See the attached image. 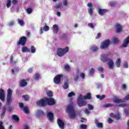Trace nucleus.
Returning <instances> with one entry per match:
<instances>
[{
  "mask_svg": "<svg viewBox=\"0 0 129 129\" xmlns=\"http://www.w3.org/2000/svg\"><path fill=\"white\" fill-rule=\"evenodd\" d=\"M66 110L68 111L69 113V118H71V119H73L76 117V112H75V110L74 109V106H73V105H69L67 107Z\"/></svg>",
  "mask_w": 129,
  "mask_h": 129,
  "instance_id": "obj_1",
  "label": "nucleus"
},
{
  "mask_svg": "<svg viewBox=\"0 0 129 129\" xmlns=\"http://www.w3.org/2000/svg\"><path fill=\"white\" fill-rule=\"evenodd\" d=\"M69 51V47L67 46L64 48H58L56 51V55L59 57H62L66 53H68Z\"/></svg>",
  "mask_w": 129,
  "mask_h": 129,
  "instance_id": "obj_2",
  "label": "nucleus"
},
{
  "mask_svg": "<svg viewBox=\"0 0 129 129\" xmlns=\"http://www.w3.org/2000/svg\"><path fill=\"white\" fill-rule=\"evenodd\" d=\"M37 105H38V106H41L42 107H45L47 105V101H46V98L45 99H41L39 101H37L36 102Z\"/></svg>",
  "mask_w": 129,
  "mask_h": 129,
  "instance_id": "obj_3",
  "label": "nucleus"
},
{
  "mask_svg": "<svg viewBox=\"0 0 129 129\" xmlns=\"http://www.w3.org/2000/svg\"><path fill=\"white\" fill-rule=\"evenodd\" d=\"M109 45H110V41L106 39L101 43L100 48L101 49H106V48H108Z\"/></svg>",
  "mask_w": 129,
  "mask_h": 129,
  "instance_id": "obj_4",
  "label": "nucleus"
},
{
  "mask_svg": "<svg viewBox=\"0 0 129 129\" xmlns=\"http://www.w3.org/2000/svg\"><path fill=\"white\" fill-rule=\"evenodd\" d=\"M26 43H27V37L23 36L20 37L19 41L17 43V46H20V45L25 46L26 45Z\"/></svg>",
  "mask_w": 129,
  "mask_h": 129,
  "instance_id": "obj_5",
  "label": "nucleus"
},
{
  "mask_svg": "<svg viewBox=\"0 0 129 129\" xmlns=\"http://www.w3.org/2000/svg\"><path fill=\"white\" fill-rule=\"evenodd\" d=\"M62 77H63V75H57L53 79L54 83H55V84H60Z\"/></svg>",
  "mask_w": 129,
  "mask_h": 129,
  "instance_id": "obj_6",
  "label": "nucleus"
},
{
  "mask_svg": "<svg viewBox=\"0 0 129 129\" xmlns=\"http://www.w3.org/2000/svg\"><path fill=\"white\" fill-rule=\"evenodd\" d=\"M129 99V95H127V96H125L124 98V99H116L113 100V102L114 103H122V102H124L125 100H128Z\"/></svg>",
  "mask_w": 129,
  "mask_h": 129,
  "instance_id": "obj_7",
  "label": "nucleus"
},
{
  "mask_svg": "<svg viewBox=\"0 0 129 129\" xmlns=\"http://www.w3.org/2000/svg\"><path fill=\"white\" fill-rule=\"evenodd\" d=\"M46 103L47 105H54L56 104V102L53 98H46Z\"/></svg>",
  "mask_w": 129,
  "mask_h": 129,
  "instance_id": "obj_8",
  "label": "nucleus"
},
{
  "mask_svg": "<svg viewBox=\"0 0 129 129\" xmlns=\"http://www.w3.org/2000/svg\"><path fill=\"white\" fill-rule=\"evenodd\" d=\"M57 124L59 128L64 129L65 127V123L63 120H61L60 119H57Z\"/></svg>",
  "mask_w": 129,
  "mask_h": 129,
  "instance_id": "obj_9",
  "label": "nucleus"
},
{
  "mask_svg": "<svg viewBox=\"0 0 129 129\" xmlns=\"http://www.w3.org/2000/svg\"><path fill=\"white\" fill-rule=\"evenodd\" d=\"M129 43V35L127 37V38L124 40L122 45L120 46V49H121V48H125L127 47V44Z\"/></svg>",
  "mask_w": 129,
  "mask_h": 129,
  "instance_id": "obj_10",
  "label": "nucleus"
},
{
  "mask_svg": "<svg viewBox=\"0 0 129 129\" xmlns=\"http://www.w3.org/2000/svg\"><path fill=\"white\" fill-rule=\"evenodd\" d=\"M45 115V113L42 110L38 109L36 111V117H42Z\"/></svg>",
  "mask_w": 129,
  "mask_h": 129,
  "instance_id": "obj_11",
  "label": "nucleus"
},
{
  "mask_svg": "<svg viewBox=\"0 0 129 129\" xmlns=\"http://www.w3.org/2000/svg\"><path fill=\"white\" fill-rule=\"evenodd\" d=\"M27 85H28V83L26 80L22 79L19 81V86H20V87H25V86H27Z\"/></svg>",
  "mask_w": 129,
  "mask_h": 129,
  "instance_id": "obj_12",
  "label": "nucleus"
},
{
  "mask_svg": "<svg viewBox=\"0 0 129 129\" xmlns=\"http://www.w3.org/2000/svg\"><path fill=\"white\" fill-rule=\"evenodd\" d=\"M110 117H113L114 118H115L117 120H118V119H120V114L119 113H117L115 114H114L113 113H111L110 114Z\"/></svg>",
  "mask_w": 129,
  "mask_h": 129,
  "instance_id": "obj_13",
  "label": "nucleus"
},
{
  "mask_svg": "<svg viewBox=\"0 0 129 129\" xmlns=\"http://www.w3.org/2000/svg\"><path fill=\"white\" fill-rule=\"evenodd\" d=\"M5 97H6V95H5V91H4L3 89H0V99L2 101H4Z\"/></svg>",
  "mask_w": 129,
  "mask_h": 129,
  "instance_id": "obj_14",
  "label": "nucleus"
},
{
  "mask_svg": "<svg viewBox=\"0 0 129 129\" xmlns=\"http://www.w3.org/2000/svg\"><path fill=\"white\" fill-rule=\"evenodd\" d=\"M47 118H48V120L50 121H53L54 120V114L51 112H49L47 113Z\"/></svg>",
  "mask_w": 129,
  "mask_h": 129,
  "instance_id": "obj_15",
  "label": "nucleus"
},
{
  "mask_svg": "<svg viewBox=\"0 0 129 129\" xmlns=\"http://www.w3.org/2000/svg\"><path fill=\"white\" fill-rule=\"evenodd\" d=\"M109 60H110V59H108V56L107 55H103L101 57V61L103 63L107 62Z\"/></svg>",
  "mask_w": 129,
  "mask_h": 129,
  "instance_id": "obj_16",
  "label": "nucleus"
},
{
  "mask_svg": "<svg viewBox=\"0 0 129 129\" xmlns=\"http://www.w3.org/2000/svg\"><path fill=\"white\" fill-rule=\"evenodd\" d=\"M107 12H108V10L106 9H99L98 11V14L100 16H103V15H104V14H106Z\"/></svg>",
  "mask_w": 129,
  "mask_h": 129,
  "instance_id": "obj_17",
  "label": "nucleus"
},
{
  "mask_svg": "<svg viewBox=\"0 0 129 129\" xmlns=\"http://www.w3.org/2000/svg\"><path fill=\"white\" fill-rule=\"evenodd\" d=\"M108 64L109 69H113V67H114V62H113L112 59H109Z\"/></svg>",
  "mask_w": 129,
  "mask_h": 129,
  "instance_id": "obj_18",
  "label": "nucleus"
},
{
  "mask_svg": "<svg viewBox=\"0 0 129 129\" xmlns=\"http://www.w3.org/2000/svg\"><path fill=\"white\" fill-rule=\"evenodd\" d=\"M78 104L79 106L81 107V106H85V105H86L87 103L85 101L82 100H78Z\"/></svg>",
  "mask_w": 129,
  "mask_h": 129,
  "instance_id": "obj_19",
  "label": "nucleus"
},
{
  "mask_svg": "<svg viewBox=\"0 0 129 129\" xmlns=\"http://www.w3.org/2000/svg\"><path fill=\"white\" fill-rule=\"evenodd\" d=\"M52 29L53 34H57L58 33V31H59V27L56 24H54L53 26Z\"/></svg>",
  "mask_w": 129,
  "mask_h": 129,
  "instance_id": "obj_20",
  "label": "nucleus"
},
{
  "mask_svg": "<svg viewBox=\"0 0 129 129\" xmlns=\"http://www.w3.org/2000/svg\"><path fill=\"white\" fill-rule=\"evenodd\" d=\"M115 28L116 29V32L117 33H120L122 31V27L121 25L119 24H117L115 25Z\"/></svg>",
  "mask_w": 129,
  "mask_h": 129,
  "instance_id": "obj_21",
  "label": "nucleus"
},
{
  "mask_svg": "<svg viewBox=\"0 0 129 129\" xmlns=\"http://www.w3.org/2000/svg\"><path fill=\"white\" fill-rule=\"evenodd\" d=\"M95 124L96 125V126L98 127L99 128H102L103 127V124L102 123L98 122V120L97 119L95 120Z\"/></svg>",
  "mask_w": 129,
  "mask_h": 129,
  "instance_id": "obj_22",
  "label": "nucleus"
},
{
  "mask_svg": "<svg viewBox=\"0 0 129 129\" xmlns=\"http://www.w3.org/2000/svg\"><path fill=\"white\" fill-rule=\"evenodd\" d=\"M21 51L23 53H30V52H31L30 49H28V47L25 46H23L22 48Z\"/></svg>",
  "mask_w": 129,
  "mask_h": 129,
  "instance_id": "obj_23",
  "label": "nucleus"
},
{
  "mask_svg": "<svg viewBox=\"0 0 129 129\" xmlns=\"http://www.w3.org/2000/svg\"><path fill=\"white\" fill-rule=\"evenodd\" d=\"M69 80H67L64 81V84L63 86L64 89H67L69 87Z\"/></svg>",
  "mask_w": 129,
  "mask_h": 129,
  "instance_id": "obj_24",
  "label": "nucleus"
},
{
  "mask_svg": "<svg viewBox=\"0 0 129 129\" xmlns=\"http://www.w3.org/2000/svg\"><path fill=\"white\" fill-rule=\"evenodd\" d=\"M120 63H121V59L120 58H118L115 63L116 67H120Z\"/></svg>",
  "mask_w": 129,
  "mask_h": 129,
  "instance_id": "obj_25",
  "label": "nucleus"
},
{
  "mask_svg": "<svg viewBox=\"0 0 129 129\" xmlns=\"http://www.w3.org/2000/svg\"><path fill=\"white\" fill-rule=\"evenodd\" d=\"M12 119H13V120H15L16 122H19V121H20V118L17 115H13Z\"/></svg>",
  "mask_w": 129,
  "mask_h": 129,
  "instance_id": "obj_26",
  "label": "nucleus"
},
{
  "mask_svg": "<svg viewBox=\"0 0 129 129\" xmlns=\"http://www.w3.org/2000/svg\"><path fill=\"white\" fill-rule=\"evenodd\" d=\"M90 49L92 51V52H96L99 48L95 45H93L90 48Z\"/></svg>",
  "mask_w": 129,
  "mask_h": 129,
  "instance_id": "obj_27",
  "label": "nucleus"
},
{
  "mask_svg": "<svg viewBox=\"0 0 129 129\" xmlns=\"http://www.w3.org/2000/svg\"><path fill=\"white\" fill-rule=\"evenodd\" d=\"M91 99V94L88 93L86 96H84V100Z\"/></svg>",
  "mask_w": 129,
  "mask_h": 129,
  "instance_id": "obj_28",
  "label": "nucleus"
},
{
  "mask_svg": "<svg viewBox=\"0 0 129 129\" xmlns=\"http://www.w3.org/2000/svg\"><path fill=\"white\" fill-rule=\"evenodd\" d=\"M6 109L7 108H6V107H3L2 113L1 114V118H4V116H5V114H6Z\"/></svg>",
  "mask_w": 129,
  "mask_h": 129,
  "instance_id": "obj_29",
  "label": "nucleus"
},
{
  "mask_svg": "<svg viewBox=\"0 0 129 129\" xmlns=\"http://www.w3.org/2000/svg\"><path fill=\"white\" fill-rule=\"evenodd\" d=\"M64 68L66 71H67V72H70L71 68L70 66L68 65V64H65Z\"/></svg>",
  "mask_w": 129,
  "mask_h": 129,
  "instance_id": "obj_30",
  "label": "nucleus"
},
{
  "mask_svg": "<svg viewBox=\"0 0 129 129\" xmlns=\"http://www.w3.org/2000/svg\"><path fill=\"white\" fill-rule=\"evenodd\" d=\"M30 50L31 53H32V54H34V53H36V47H35V46H34L33 45H31Z\"/></svg>",
  "mask_w": 129,
  "mask_h": 129,
  "instance_id": "obj_31",
  "label": "nucleus"
},
{
  "mask_svg": "<svg viewBox=\"0 0 129 129\" xmlns=\"http://www.w3.org/2000/svg\"><path fill=\"white\" fill-rule=\"evenodd\" d=\"M96 97L100 99V100H102V99H104V98H105V95H102V96H100L98 95L96 96Z\"/></svg>",
  "mask_w": 129,
  "mask_h": 129,
  "instance_id": "obj_32",
  "label": "nucleus"
},
{
  "mask_svg": "<svg viewBox=\"0 0 129 129\" xmlns=\"http://www.w3.org/2000/svg\"><path fill=\"white\" fill-rule=\"evenodd\" d=\"M23 98H24L25 101H28L30 97L28 95H24L22 96Z\"/></svg>",
  "mask_w": 129,
  "mask_h": 129,
  "instance_id": "obj_33",
  "label": "nucleus"
},
{
  "mask_svg": "<svg viewBox=\"0 0 129 129\" xmlns=\"http://www.w3.org/2000/svg\"><path fill=\"white\" fill-rule=\"evenodd\" d=\"M63 7L62 3H58L54 6L55 9H60V8H62Z\"/></svg>",
  "mask_w": 129,
  "mask_h": 129,
  "instance_id": "obj_34",
  "label": "nucleus"
},
{
  "mask_svg": "<svg viewBox=\"0 0 129 129\" xmlns=\"http://www.w3.org/2000/svg\"><path fill=\"white\" fill-rule=\"evenodd\" d=\"M18 24L20 25L21 26H24L25 24V22H24V21L23 20L21 19H18Z\"/></svg>",
  "mask_w": 129,
  "mask_h": 129,
  "instance_id": "obj_35",
  "label": "nucleus"
},
{
  "mask_svg": "<svg viewBox=\"0 0 129 129\" xmlns=\"http://www.w3.org/2000/svg\"><path fill=\"white\" fill-rule=\"evenodd\" d=\"M7 103H8V104H10V103L12 102V97L7 96Z\"/></svg>",
  "mask_w": 129,
  "mask_h": 129,
  "instance_id": "obj_36",
  "label": "nucleus"
},
{
  "mask_svg": "<svg viewBox=\"0 0 129 129\" xmlns=\"http://www.w3.org/2000/svg\"><path fill=\"white\" fill-rule=\"evenodd\" d=\"M12 94H13V91L11 89H9L7 93V96L12 97Z\"/></svg>",
  "mask_w": 129,
  "mask_h": 129,
  "instance_id": "obj_37",
  "label": "nucleus"
},
{
  "mask_svg": "<svg viewBox=\"0 0 129 129\" xmlns=\"http://www.w3.org/2000/svg\"><path fill=\"white\" fill-rule=\"evenodd\" d=\"M26 12L30 15L33 12V9L31 8H28L26 9Z\"/></svg>",
  "mask_w": 129,
  "mask_h": 129,
  "instance_id": "obj_38",
  "label": "nucleus"
},
{
  "mask_svg": "<svg viewBox=\"0 0 129 129\" xmlns=\"http://www.w3.org/2000/svg\"><path fill=\"white\" fill-rule=\"evenodd\" d=\"M47 95L49 97H52L53 96V92L52 91H48L47 92Z\"/></svg>",
  "mask_w": 129,
  "mask_h": 129,
  "instance_id": "obj_39",
  "label": "nucleus"
},
{
  "mask_svg": "<svg viewBox=\"0 0 129 129\" xmlns=\"http://www.w3.org/2000/svg\"><path fill=\"white\" fill-rule=\"evenodd\" d=\"M23 111L26 114L29 113L30 112L29 111V108H28V107H24L23 108Z\"/></svg>",
  "mask_w": 129,
  "mask_h": 129,
  "instance_id": "obj_40",
  "label": "nucleus"
},
{
  "mask_svg": "<svg viewBox=\"0 0 129 129\" xmlns=\"http://www.w3.org/2000/svg\"><path fill=\"white\" fill-rule=\"evenodd\" d=\"M11 5H12V2L11 1V0H9L6 4L7 8L9 9L10 7H11Z\"/></svg>",
  "mask_w": 129,
  "mask_h": 129,
  "instance_id": "obj_41",
  "label": "nucleus"
},
{
  "mask_svg": "<svg viewBox=\"0 0 129 129\" xmlns=\"http://www.w3.org/2000/svg\"><path fill=\"white\" fill-rule=\"evenodd\" d=\"M94 69L93 68H91L90 71H89V73H90V75H91V76H92V75H93V74H94Z\"/></svg>",
  "mask_w": 129,
  "mask_h": 129,
  "instance_id": "obj_42",
  "label": "nucleus"
},
{
  "mask_svg": "<svg viewBox=\"0 0 129 129\" xmlns=\"http://www.w3.org/2000/svg\"><path fill=\"white\" fill-rule=\"evenodd\" d=\"M68 97H72V96H75V93L74 92H71L68 95Z\"/></svg>",
  "mask_w": 129,
  "mask_h": 129,
  "instance_id": "obj_43",
  "label": "nucleus"
},
{
  "mask_svg": "<svg viewBox=\"0 0 129 129\" xmlns=\"http://www.w3.org/2000/svg\"><path fill=\"white\" fill-rule=\"evenodd\" d=\"M43 29L45 32H48V31L50 30V27H49L48 26H45Z\"/></svg>",
  "mask_w": 129,
  "mask_h": 129,
  "instance_id": "obj_44",
  "label": "nucleus"
},
{
  "mask_svg": "<svg viewBox=\"0 0 129 129\" xmlns=\"http://www.w3.org/2000/svg\"><path fill=\"white\" fill-rule=\"evenodd\" d=\"M116 5V2H109V6L110 7H114Z\"/></svg>",
  "mask_w": 129,
  "mask_h": 129,
  "instance_id": "obj_45",
  "label": "nucleus"
},
{
  "mask_svg": "<svg viewBox=\"0 0 129 129\" xmlns=\"http://www.w3.org/2000/svg\"><path fill=\"white\" fill-rule=\"evenodd\" d=\"M88 12L89 15H92L93 13V8H90L89 9H88Z\"/></svg>",
  "mask_w": 129,
  "mask_h": 129,
  "instance_id": "obj_46",
  "label": "nucleus"
},
{
  "mask_svg": "<svg viewBox=\"0 0 129 129\" xmlns=\"http://www.w3.org/2000/svg\"><path fill=\"white\" fill-rule=\"evenodd\" d=\"M80 128L81 129H87V126L84 124H82L80 125Z\"/></svg>",
  "mask_w": 129,
  "mask_h": 129,
  "instance_id": "obj_47",
  "label": "nucleus"
},
{
  "mask_svg": "<svg viewBox=\"0 0 129 129\" xmlns=\"http://www.w3.org/2000/svg\"><path fill=\"white\" fill-rule=\"evenodd\" d=\"M105 107H112V106H113V104H111V103H108V104H106L105 105Z\"/></svg>",
  "mask_w": 129,
  "mask_h": 129,
  "instance_id": "obj_48",
  "label": "nucleus"
},
{
  "mask_svg": "<svg viewBox=\"0 0 129 129\" xmlns=\"http://www.w3.org/2000/svg\"><path fill=\"white\" fill-rule=\"evenodd\" d=\"M119 40H118V38H114L113 39V42L114 44H117L118 42H119Z\"/></svg>",
  "mask_w": 129,
  "mask_h": 129,
  "instance_id": "obj_49",
  "label": "nucleus"
},
{
  "mask_svg": "<svg viewBox=\"0 0 129 129\" xmlns=\"http://www.w3.org/2000/svg\"><path fill=\"white\" fill-rule=\"evenodd\" d=\"M0 129H6L4 126V122L3 121H0Z\"/></svg>",
  "mask_w": 129,
  "mask_h": 129,
  "instance_id": "obj_50",
  "label": "nucleus"
},
{
  "mask_svg": "<svg viewBox=\"0 0 129 129\" xmlns=\"http://www.w3.org/2000/svg\"><path fill=\"white\" fill-rule=\"evenodd\" d=\"M78 79H79V75L77 74L76 76L74 77L75 82H77V81H78Z\"/></svg>",
  "mask_w": 129,
  "mask_h": 129,
  "instance_id": "obj_51",
  "label": "nucleus"
},
{
  "mask_svg": "<svg viewBox=\"0 0 129 129\" xmlns=\"http://www.w3.org/2000/svg\"><path fill=\"white\" fill-rule=\"evenodd\" d=\"M88 107L89 110H92V109H93L94 108L93 106L92 105H91L90 104H88Z\"/></svg>",
  "mask_w": 129,
  "mask_h": 129,
  "instance_id": "obj_52",
  "label": "nucleus"
},
{
  "mask_svg": "<svg viewBox=\"0 0 129 129\" xmlns=\"http://www.w3.org/2000/svg\"><path fill=\"white\" fill-rule=\"evenodd\" d=\"M39 78H40V75H39V74H36L35 75V79H36V80H39Z\"/></svg>",
  "mask_w": 129,
  "mask_h": 129,
  "instance_id": "obj_53",
  "label": "nucleus"
},
{
  "mask_svg": "<svg viewBox=\"0 0 129 129\" xmlns=\"http://www.w3.org/2000/svg\"><path fill=\"white\" fill-rule=\"evenodd\" d=\"M88 26L90 27V28H91V29H94V25H93V23H89Z\"/></svg>",
  "mask_w": 129,
  "mask_h": 129,
  "instance_id": "obj_54",
  "label": "nucleus"
},
{
  "mask_svg": "<svg viewBox=\"0 0 129 129\" xmlns=\"http://www.w3.org/2000/svg\"><path fill=\"white\" fill-rule=\"evenodd\" d=\"M84 97H82V95H80L78 97V100H83Z\"/></svg>",
  "mask_w": 129,
  "mask_h": 129,
  "instance_id": "obj_55",
  "label": "nucleus"
},
{
  "mask_svg": "<svg viewBox=\"0 0 129 129\" xmlns=\"http://www.w3.org/2000/svg\"><path fill=\"white\" fill-rule=\"evenodd\" d=\"M108 122L109 123H112L113 122V120L111 119V118L109 117L108 119Z\"/></svg>",
  "mask_w": 129,
  "mask_h": 129,
  "instance_id": "obj_56",
  "label": "nucleus"
},
{
  "mask_svg": "<svg viewBox=\"0 0 129 129\" xmlns=\"http://www.w3.org/2000/svg\"><path fill=\"white\" fill-rule=\"evenodd\" d=\"M80 77L83 79H84L85 78V74H84L83 73H81L80 74Z\"/></svg>",
  "mask_w": 129,
  "mask_h": 129,
  "instance_id": "obj_57",
  "label": "nucleus"
},
{
  "mask_svg": "<svg viewBox=\"0 0 129 129\" xmlns=\"http://www.w3.org/2000/svg\"><path fill=\"white\" fill-rule=\"evenodd\" d=\"M122 89H123V90H125V89H126V85L124 84H122Z\"/></svg>",
  "mask_w": 129,
  "mask_h": 129,
  "instance_id": "obj_58",
  "label": "nucleus"
},
{
  "mask_svg": "<svg viewBox=\"0 0 129 129\" xmlns=\"http://www.w3.org/2000/svg\"><path fill=\"white\" fill-rule=\"evenodd\" d=\"M98 70L99 72H102L103 71V68L99 67Z\"/></svg>",
  "mask_w": 129,
  "mask_h": 129,
  "instance_id": "obj_59",
  "label": "nucleus"
},
{
  "mask_svg": "<svg viewBox=\"0 0 129 129\" xmlns=\"http://www.w3.org/2000/svg\"><path fill=\"white\" fill-rule=\"evenodd\" d=\"M84 111L85 113H86L87 114H88V113H90V111H89V110H88V109H85Z\"/></svg>",
  "mask_w": 129,
  "mask_h": 129,
  "instance_id": "obj_60",
  "label": "nucleus"
},
{
  "mask_svg": "<svg viewBox=\"0 0 129 129\" xmlns=\"http://www.w3.org/2000/svg\"><path fill=\"white\" fill-rule=\"evenodd\" d=\"M123 67L124 68H127L128 66H127V62H126V61H125L124 62Z\"/></svg>",
  "mask_w": 129,
  "mask_h": 129,
  "instance_id": "obj_61",
  "label": "nucleus"
},
{
  "mask_svg": "<svg viewBox=\"0 0 129 129\" xmlns=\"http://www.w3.org/2000/svg\"><path fill=\"white\" fill-rule=\"evenodd\" d=\"M19 107H20V108H23L24 107V103H20L19 104Z\"/></svg>",
  "mask_w": 129,
  "mask_h": 129,
  "instance_id": "obj_62",
  "label": "nucleus"
},
{
  "mask_svg": "<svg viewBox=\"0 0 129 129\" xmlns=\"http://www.w3.org/2000/svg\"><path fill=\"white\" fill-rule=\"evenodd\" d=\"M12 4H13V5H16V4H18V0H13Z\"/></svg>",
  "mask_w": 129,
  "mask_h": 129,
  "instance_id": "obj_63",
  "label": "nucleus"
},
{
  "mask_svg": "<svg viewBox=\"0 0 129 129\" xmlns=\"http://www.w3.org/2000/svg\"><path fill=\"white\" fill-rule=\"evenodd\" d=\"M12 110H13V107H8V112H11V111H12Z\"/></svg>",
  "mask_w": 129,
  "mask_h": 129,
  "instance_id": "obj_64",
  "label": "nucleus"
}]
</instances>
